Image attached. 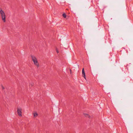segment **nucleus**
Listing matches in <instances>:
<instances>
[{"instance_id":"nucleus-6","label":"nucleus","mask_w":133,"mask_h":133,"mask_svg":"<svg viewBox=\"0 0 133 133\" xmlns=\"http://www.w3.org/2000/svg\"><path fill=\"white\" fill-rule=\"evenodd\" d=\"M62 15H63V17L64 18H66V15L65 14H63Z\"/></svg>"},{"instance_id":"nucleus-8","label":"nucleus","mask_w":133,"mask_h":133,"mask_svg":"<svg viewBox=\"0 0 133 133\" xmlns=\"http://www.w3.org/2000/svg\"><path fill=\"white\" fill-rule=\"evenodd\" d=\"M56 52L57 53H58V52H59L58 51V50L57 49H56Z\"/></svg>"},{"instance_id":"nucleus-5","label":"nucleus","mask_w":133,"mask_h":133,"mask_svg":"<svg viewBox=\"0 0 133 133\" xmlns=\"http://www.w3.org/2000/svg\"><path fill=\"white\" fill-rule=\"evenodd\" d=\"M34 116V117H36L38 116V114L36 112H35L33 113Z\"/></svg>"},{"instance_id":"nucleus-4","label":"nucleus","mask_w":133,"mask_h":133,"mask_svg":"<svg viewBox=\"0 0 133 133\" xmlns=\"http://www.w3.org/2000/svg\"><path fill=\"white\" fill-rule=\"evenodd\" d=\"M82 74L83 76L86 79L85 73L84 72V69L83 68L82 70Z\"/></svg>"},{"instance_id":"nucleus-7","label":"nucleus","mask_w":133,"mask_h":133,"mask_svg":"<svg viewBox=\"0 0 133 133\" xmlns=\"http://www.w3.org/2000/svg\"><path fill=\"white\" fill-rule=\"evenodd\" d=\"M84 116H85L86 117H89V115L87 114H84Z\"/></svg>"},{"instance_id":"nucleus-3","label":"nucleus","mask_w":133,"mask_h":133,"mask_svg":"<svg viewBox=\"0 0 133 133\" xmlns=\"http://www.w3.org/2000/svg\"><path fill=\"white\" fill-rule=\"evenodd\" d=\"M22 109L20 108H18L17 109V113L20 116H22Z\"/></svg>"},{"instance_id":"nucleus-9","label":"nucleus","mask_w":133,"mask_h":133,"mask_svg":"<svg viewBox=\"0 0 133 133\" xmlns=\"http://www.w3.org/2000/svg\"><path fill=\"white\" fill-rule=\"evenodd\" d=\"M2 89H4V87H3V86H2Z\"/></svg>"},{"instance_id":"nucleus-2","label":"nucleus","mask_w":133,"mask_h":133,"mask_svg":"<svg viewBox=\"0 0 133 133\" xmlns=\"http://www.w3.org/2000/svg\"><path fill=\"white\" fill-rule=\"evenodd\" d=\"M0 14L2 19L4 22H6V17L5 13L2 9L0 8Z\"/></svg>"},{"instance_id":"nucleus-10","label":"nucleus","mask_w":133,"mask_h":133,"mask_svg":"<svg viewBox=\"0 0 133 133\" xmlns=\"http://www.w3.org/2000/svg\"><path fill=\"white\" fill-rule=\"evenodd\" d=\"M70 71H71V70H70Z\"/></svg>"},{"instance_id":"nucleus-1","label":"nucleus","mask_w":133,"mask_h":133,"mask_svg":"<svg viewBox=\"0 0 133 133\" xmlns=\"http://www.w3.org/2000/svg\"><path fill=\"white\" fill-rule=\"evenodd\" d=\"M31 57L34 64L37 67H38L39 66V63L36 57L33 55L31 56Z\"/></svg>"}]
</instances>
